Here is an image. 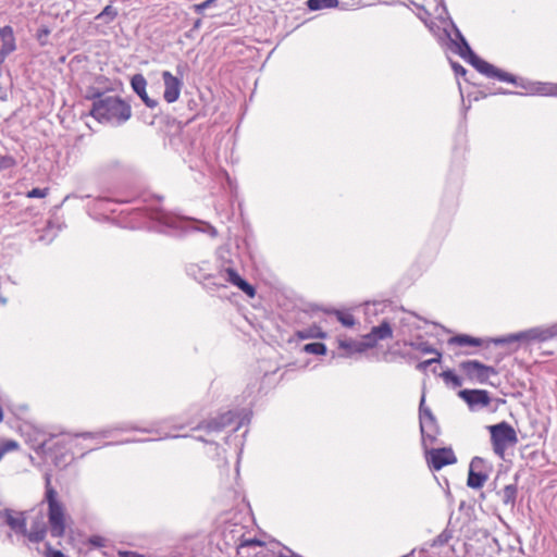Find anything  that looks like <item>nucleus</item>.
Instances as JSON below:
<instances>
[{"label": "nucleus", "instance_id": "32", "mask_svg": "<svg viewBox=\"0 0 557 557\" xmlns=\"http://www.w3.org/2000/svg\"><path fill=\"white\" fill-rule=\"evenodd\" d=\"M216 0H206L201 3L195 4L194 10L197 13H202L206 9L210 8Z\"/></svg>", "mask_w": 557, "mask_h": 557}, {"label": "nucleus", "instance_id": "25", "mask_svg": "<svg viewBox=\"0 0 557 557\" xmlns=\"http://www.w3.org/2000/svg\"><path fill=\"white\" fill-rule=\"evenodd\" d=\"M305 351L314 355H324L326 352V347L322 343H310L305 346Z\"/></svg>", "mask_w": 557, "mask_h": 557}, {"label": "nucleus", "instance_id": "30", "mask_svg": "<svg viewBox=\"0 0 557 557\" xmlns=\"http://www.w3.org/2000/svg\"><path fill=\"white\" fill-rule=\"evenodd\" d=\"M48 194V189L47 188H33L32 190H29L27 193V197L29 198H44L46 197Z\"/></svg>", "mask_w": 557, "mask_h": 557}, {"label": "nucleus", "instance_id": "7", "mask_svg": "<svg viewBox=\"0 0 557 557\" xmlns=\"http://www.w3.org/2000/svg\"><path fill=\"white\" fill-rule=\"evenodd\" d=\"M393 336V330L391 324L384 320L377 326L372 327L371 332L363 337L361 343H356V349L358 351H364L368 348H372L379 341L387 339Z\"/></svg>", "mask_w": 557, "mask_h": 557}, {"label": "nucleus", "instance_id": "13", "mask_svg": "<svg viewBox=\"0 0 557 557\" xmlns=\"http://www.w3.org/2000/svg\"><path fill=\"white\" fill-rule=\"evenodd\" d=\"M0 517L5 519V523L15 532L26 534V518L24 512H14L11 509L0 511Z\"/></svg>", "mask_w": 557, "mask_h": 557}, {"label": "nucleus", "instance_id": "40", "mask_svg": "<svg viewBox=\"0 0 557 557\" xmlns=\"http://www.w3.org/2000/svg\"><path fill=\"white\" fill-rule=\"evenodd\" d=\"M48 557H65L60 550L51 552Z\"/></svg>", "mask_w": 557, "mask_h": 557}, {"label": "nucleus", "instance_id": "42", "mask_svg": "<svg viewBox=\"0 0 557 557\" xmlns=\"http://www.w3.org/2000/svg\"><path fill=\"white\" fill-rule=\"evenodd\" d=\"M210 232H211V235H212V236H215L216 231H215L213 227H210Z\"/></svg>", "mask_w": 557, "mask_h": 557}, {"label": "nucleus", "instance_id": "22", "mask_svg": "<svg viewBox=\"0 0 557 557\" xmlns=\"http://www.w3.org/2000/svg\"><path fill=\"white\" fill-rule=\"evenodd\" d=\"M117 16V11L112 5H107L97 16L96 20L103 21L104 23L112 22Z\"/></svg>", "mask_w": 557, "mask_h": 557}, {"label": "nucleus", "instance_id": "5", "mask_svg": "<svg viewBox=\"0 0 557 557\" xmlns=\"http://www.w3.org/2000/svg\"><path fill=\"white\" fill-rule=\"evenodd\" d=\"M419 421L423 445L428 446V444H433L438 435V425L431 409L425 406L424 394L422 395L419 405Z\"/></svg>", "mask_w": 557, "mask_h": 557}, {"label": "nucleus", "instance_id": "24", "mask_svg": "<svg viewBox=\"0 0 557 557\" xmlns=\"http://www.w3.org/2000/svg\"><path fill=\"white\" fill-rule=\"evenodd\" d=\"M441 376L446 384H451L453 387H460L462 385V380L451 370L442 372Z\"/></svg>", "mask_w": 557, "mask_h": 557}, {"label": "nucleus", "instance_id": "43", "mask_svg": "<svg viewBox=\"0 0 557 557\" xmlns=\"http://www.w3.org/2000/svg\"><path fill=\"white\" fill-rule=\"evenodd\" d=\"M200 26V20H198L196 23H195V28H198Z\"/></svg>", "mask_w": 557, "mask_h": 557}, {"label": "nucleus", "instance_id": "2", "mask_svg": "<svg viewBox=\"0 0 557 557\" xmlns=\"http://www.w3.org/2000/svg\"><path fill=\"white\" fill-rule=\"evenodd\" d=\"M45 500L48 504V522L53 537H62L65 534L70 517L64 504L58 498V492L51 486L50 476H46Z\"/></svg>", "mask_w": 557, "mask_h": 557}, {"label": "nucleus", "instance_id": "33", "mask_svg": "<svg viewBox=\"0 0 557 557\" xmlns=\"http://www.w3.org/2000/svg\"><path fill=\"white\" fill-rule=\"evenodd\" d=\"M417 349L424 354H435L438 352L435 348L431 347L428 343H420L416 346Z\"/></svg>", "mask_w": 557, "mask_h": 557}, {"label": "nucleus", "instance_id": "37", "mask_svg": "<svg viewBox=\"0 0 557 557\" xmlns=\"http://www.w3.org/2000/svg\"><path fill=\"white\" fill-rule=\"evenodd\" d=\"M17 443L14 441L7 442L3 447H0L1 449L13 450L17 448Z\"/></svg>", "mask_w": 557, "mask_h": 557}, {"label": "nucleus", "instance_id": "18", "mask_svg": "<svg viewBox=\"0 0 557 557\" xmlns=\"http://www.w3.org/2000/svg\"><path fill=\"white\" fill-rule=\"evenodd\" d=\"M456 37L459 39V44H456L458 54L471 64L472 61H474V58H478V55L471 50L467 40L465 39L462 34L457 28H456Z\"/></svg>", "mask_w": 557, "mask_h": 557}, {"label": "nucleus", "instance_id": "16", "mask_svg": "<svg viewBox=\"0 0 557 557\" xmlns=\"http://www.w3.org/2000/svg\"><path fill=\"white\" fill-rule=\"evenodd\" d=\"M132 87L134 91L140 97V99L146 103L149 108L157 107L158 102L153 99H150L147 95L146 87L147 81L141 74H136L132 78Z\"/></svg>", "mask_w": 557, "mask_h": 557}, {"label": "nucleus", "instance_id": "10", "mask_svg": "<svg viewBox=\"0 0 557 557\" xmlns=\"http://www.w3.org/2000/svg\"><path fill=\"white\" fill-rule=\"evenodd\" d=\"M471 65L487 77H495L502 82L516 84V78L513 75L503 72L502 70L495 67L493 64L482 60L479 57L474 58V61H472Z\"/></svg>", "mask_w": 557, "mask_h": 557}, {"label": "nucleus", "instance_id": "20", "mask_svg": "<svg viewBox=\"0 0 557 557\" xmlns=\"http://www.w3.org/2000/svg\"><path fill=\"white\" fill-rule=\"evenodd\" d=\"M338 4V0H308L307 5L310 10L317 11L321 9L335 8Z\"/></svg>", "mask_w": 557, "mask_h": 557}, {"label": "nucleus", "instance_id": "14", "mask_svg": "<svg viewBox=\"0 0 557 557\" xmlns=\"http://www.w3.org/2000/svg\"><path fill=\"white\" fill-rule=\"evenodd\" d=\"M222 277L233 284L234 286H237L240 290H243L245 294H247L249 297H253L256 294L255 288L247 283L245 280L240 277V275L237 273L236 270L233 268H226L221 272Z\"/></svg>", "mask_w": 557, "mask_h": 557}, {"label": "nucleus", "instance_id": "23", "mask_svg": "<svg viewBox=\"0 0 557 557\" xmlns=\"http://www.w3.org/2000/svg\"><path fill=\"white\" fill-rule=\"evenodd\" d=\"M46 528L44 524L37 527V528H32V530L25 535H27V537L29 539L30 542H34V543H39L41 542L45 536H46Z\"/></svg>", "mask_w": 557, "mask_h": 557}, {"label": "nucleus", "instance_id": "34", "mask_svg": "<svg viewBox=\"0 0 557 557\" xmlns=\"http://www.w3.org/2000/svg\"><path fill=\"white\" fill-rule=\"evenodd\" d=\"M356 343L357 342H341V347L344 348V349H347L350 354L351 352H359L356 348Z\"/></svg>", "mask_w": 557, "mask_h": 557}, {"label": "nucleus", "instance_id": "28", "mask_svg": "<svg viewBox=\"0 0 557 557\" xmlns=\"http://www.w3.org/2000/svg\"><path fill=\"white\" fill-rule=\"evenodd\" d=\"M441 352H436V357L432 359H428L424 361H421L417 364V369L420 371H425L432 363H436L441 361Z\"/></svg>", "mask_w": 557, "mask_h": 557}, {"label": "nucleus", "instance_id": "21", "mask_svg": "<svg viewBox=\"0 0 557 557\" xmlns=\"http://www.w3.org/2000/svg\"><path fill=\"white\" fill-rule=\"evenodd\" d=\"M449 343L457 344L460 346L471 345V346H480L481 339L476 337H472L469 335H457L449 339Z\"/></svg>", "mask_w": 557, "mask_h": 557}, {"label": "nucleus", "instance_id": "38", "mask_svg": "<svg viewBox=\"0 0 557 557\" xmlns=\"http://www.w3.org/2000/svg\"><path fill=\"white\" fill-rule=\"evenodd\" d=\"M120 557H144V555L136 552H119Z\"/></svg>", "mask_w": 557, "mask_h": 557}, {"label": "nucleus", "instance_id": "8", "mask_svg": "<svg viewBox=\"0 0 557 557\" xmlns=\"http://www.w3.org/2000/svg\"><path fill=\"white\" fill-rule=\"evenodd\" d=\"M429 467L433 470H441L443 467L454 465L457 458L451 448H433L425 453Z\"/></svg>", "mask_w": 557, "mask_h": 557}, {"label": "nucleus", "instance_id": "12", "mask_svg": "<svg viewBox=\"0 0 557 557\" xmlns=\"http://www.w3.org/2000/svg\"><path fill=\"white\" fill-rule=\"evenodd\" d=\"M482 463L483 459L480 457H474L471 460L467 480V484L471 488H481L488 478L486 473L479 470Z\"/></svg>", "mask_w": 557, "mask_h": 557}, {"label": "nucleus", "instance_id": "31", "mask_svg": "<svg viewBox=\"0 0 557 557\" xmlns=\"http://www.w3.org/2000/svg\"><path fill=\"white\" fill-rule=\"evenodd\" d=\"M232 417H233V414L231 412L226 413L225 416H222L221 421L215 422L214 429L219 430V429H222V428L228 425L232 421Z\"/></svg>", "mask_w": 557, "mask_h": 557}, {"label": "nucleus", "instance_id": "17", "mask_svg": "<svg viewBox=\"0 0 557 557\" xmlns=\"http://www.w3.org/2000/svg\"><path fill=\"white\" fill-rule=\"evenodd\" d=\"M523 87L527 88L531 95L557 97V84L532 83L528 87L527 86H523Z\"/></svg>", "mask_w": 557, "mask_h": 557}, {"label": "nucleus", "instance_id": "27", "mask_svg": "<svg viewBox=\"0 0 557 557\" xmlns=\"http://www.w3.org/2000/svg\"><path fill=\"white\" fill-rule=\"evenodd\" d=\"M336 317L338 321L345 325V326H354L355 325V318L350 313H344L342 311H336Z\"/></svg>", "mask_w": 557, "mask_h": 557}, {"label": "nucleus", "instance_id": "6", "mask_svg": "<svg viewBox=\"0 0 557 557\" xmlns=\"http://www.w3.org/2000/svg\"><path fill=\"white\" fill-rule=\"evenodd\" d=\"M459 369L470 382L486 384L491 375H496L495 368L485 366L478 360H466L459 363Z\"/></svg>", "mask_w": 557, "mask_h": 557}, {"label": "nucleus", "instance_id": "41", "mask_svg": "<svg viewBox=\"0 0 557 557\" xmlns=\"http://www.w3.org/2000/svg\"><path fill=\"white\" fill-rule=\"evenodd\" d=\"M7 453V449L0 448V460L2 459L3 455Z\"/></svg>", "mask_w": 557, "mask_h": 557}, {"label": "nucleus", "instance_id": "35", "mask_svg": "<svg viewBox=\"0 0 557 557\" xmlns=\"http://www.w3.org/2000/svg\"><path fill=\"white\" fill-rule=\"evenodd\" d=\"M50 34V30L48 28H41L38 30L37 39L40 41L41 45H45L44 38H46Z\"/></svg>", "mask_w": 557, "mask_h": 557}, {"label": "nucleus", "instance_id": "4", "mask_svg": "<svg viewBox=\"0 0 557 557\" xmlns=\"http://www.w3.org/2000/svg\"><path fill=\"white\" fill-rule=\"evenodd\" d=\"M557 336V325L549 327H533L516 334L498 337L494 339L495 344H509L518 341H537L546 342Z\"/></svg>", "mask_w": 557, "mask_h": 557}, {"label": "nucleus", "instance_id": "26", "mask_svg": "<svg viewBox=\"0 0 557 557\" xmlns=\"http://www.w3.org/2000/svg\"><path fill=\"white\" fill-rule=\"evenodd\" d=\"M153 219L158 220L160 223H162L166 226H171V227L175 226L174 218L163 211L157 212L154 214Z\"/></svg>", "mask_w": 557, "mask_h": 557}, {"label": "nucleus", "instance_id": "36", "mask_svg": "<svg viewBox=\"0 0 557 557\" xmlns=\"http://www.w3.org/2000/svg\"><path fill=\"white\" fill-rule=\"evenodd\" d=\"M453 69H454V72L457 74V75H465L466 74V69L458 64V63H453Z\"/></svg>", "mask_w": 557, "mask_h": 557}, {"label": "nucleus", "instance_id": "9", "mask_svg": "<svg viewBox=\"0 0 557 557\" xmlns=\"http://www.w3.org/2000/svg\"><path fill=\"white\" fill-rule=\"evenodd\" d=\"M458 396L466 401L471 411L485 408L491 404L490 393L484 389H461Z\"/></svg>", "mask_w": 557, "mask_h": 557}, {"label": "nucleus", "instance_id": "15", "mask_svg": "<svg viewBox=\"0 0 557 557\" xmlns=\"http://www.w3.org/2000/svg\"><path fill=\"white\" fill-rule=\"evenodd\" d=\"M0 38L2 41L0 48V59L5 60L7 57L16 49L13 28L11 26L0 27Z\"/></svg>", "mask_w": 557, "mask_h": 557}, {"label": "nucleus", "instance_id": "11", "mask_svg": "<svg viewBox=\"0 0 557 557\" xmlns=\"http://www.w3.org/2000/svg\"><path fill=\"white\" fill-rule=\"evenodd\" d=\"M162 79L164 84L163 98L168 103L175 102L181 95L183 82L181 78L172 75L171 72L164 71L162 73Z\"/></svg>", "mask_w": 557, "mask_h": 557}, {"label": "nucleus", "instance_id": "29", "mask_svg": "<svg viewBox=\"0 0 557 557\" xmlns=\"http://www.w3.org/2000/svg\"><path fill=\"white\" fill-rule=\"evenodd\" d=\"M15 165V160L11 156L0 157V172L3 170L11 169Z\"/></svg>", "mask_w": 557, "mask_h": 557}, {"label": "nucleus", "instance_id": "19", "mask_svg": "<svg viewBox=\"0 0 557 557\" xmlns=\"http://www.w3.org/2000/svg\"><path fill=\"white\" fill-rule=\"evenodd\" d=\"M498 495L504 505L513 507L517 497V486L513 484L506 485Z\"/></svg>", "mask_w": 557, "mask_h": 557}, {"label": "nucleus", "instance_id": "39", "mask_svg": "<svg viewBox=\"0 0 557 557\" xmlns=\"http://www.w3.org/2000/svg\"><path fill=\"white\" fill-rule=\"evenodd\" d=\"M447 541V537H444V534H441L437 536V539L434 541V544H443Z\"/></svg>", "mask_w": 557, "mask_h": 557}, {"label": "nucleus", "instance_id": "3", "mask_svg": "<svg viewBox=\"0 0 557 557\" xmlns=\"http://www.w3.org/2000/svg\"><path fill=\"white\" fill-rule=\"evenodd\" d=\"M491 442L494 453L500 458L509 447H513L518 443L516 430L508 422H500L488 426Z\"/></svg>", "mask_w": 557, "mask_h": 557}, {"label": "nucleus", "instance_id": "1", "mask_svg": "<svg viewBox=\"0 0 557 557\" xmlns=\"http://www.w3.org/2000/svg\"><path fill=\"white\" fill-rule=\"evenodd\" d=\"M90 114L101 123L120 125L132 115L131 106L116 96H99L94 101Z\"/></svg>", "mask_w": 557, "mask_h": 557}, {"label": "nucleus", "instance_id": "44", "mask_svg": "<svg viewBox=\"0 0 557 557\" xmlns=\"http://www.w3.org/2000/svg\"><path fill=\"white\" fill-rule=\"evenodd\" d=\"M83 436L92 437V436H94V434H91V433H85V434H83Z\"/></svg>", "mask_w": 557, "mask_h": 557}]
</instances>
